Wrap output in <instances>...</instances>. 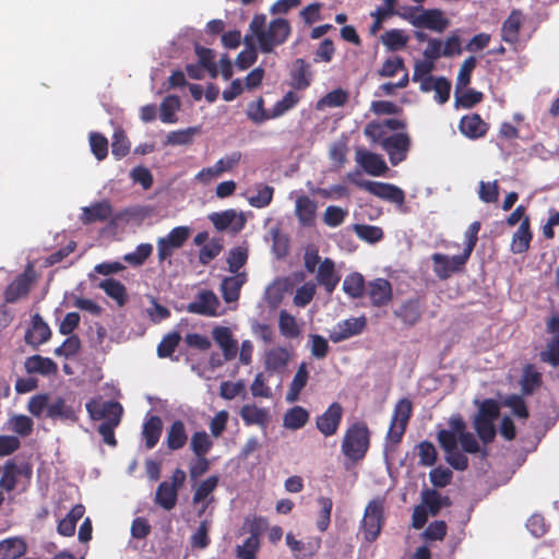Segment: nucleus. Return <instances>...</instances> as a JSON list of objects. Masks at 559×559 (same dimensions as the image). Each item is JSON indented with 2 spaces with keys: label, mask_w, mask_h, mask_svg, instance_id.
I'll use <instances>...</instances> for the list:
<instances>
[{
  "label": "nucleus",
  "mask_w": 559,
  "mask_h": 559,
  "mask_svg": "<svg viewBox=\"0 0 559 559\" xmlns=\"http://www.w3.org/2000/svg\"><path fill=\"white\" fill-rule=\"evenodd\" d=\"M188 441L186 426L182 420H175L167 430L166 444L170 451L182 449Z\"/></svg>",
  "instance_id": "obj_35"
},
{
  "label": "nucleus",
  "mask_w": 559,
  "mask_h": 559,
  "mask_svg": "<svg viewBox=\"0 0 559 559\" xmlns=\"http://www.w3.org/2000/svg\"><path fill=\"white\" fill-rule=\"evenodd\" d=\"M181 341L179 332H170L166 334L160 343L157 345V356L159 358L170 357Z\"/></svg>",
  "instance_id": "obj_51"
},
{
  "label": "nucleus",
  "mask_w": 559,
  "mask_h": 559,
  "mask_svg": "<svg viewBox=\"0 0 559 559\" xmlns=\"http://www.w3.org/2000/svg\"><path fill=\"white\" fill-rule=\"evenodd\" d=\"M278 329L281 334L287 338H295L300 334L296 318L286 310L280 311Z\"/></svg>",
  "instance_id": "obj_46"
},
{
  "label": "nucleus",
  "mask_w": 559,
  "mask_h": 559,
  "mask_svg": "<svg viewBox=\"0 0 559 559\" xmlns=\"http://www.w3.org/2000/svg\"><path fill=\"white\" fill-rule=\"evenodd\" d=\"M90 146L94 156L98 160H103L108 155V140L105 135L98 132H91Z\"/></svg>",
  "instance_id": "obj_62"
},
{
  "label": "nucleus",
  "mask_w": 559,
  "mask_h": 559,
  "mask_svg": "<svg viewBox=\"0 0 559 559\" xmlns=\"http://www.w3.org/2000/svg\"><path fill=\"white\" fill-rule=\"evenodd\" d=\"M384 5L377 8L374 12H371V16L374 19L370 26V33L376 34L381 27L385 19L395 15V5L397 0H383Z\"/></svg>",
  "instance_id": "obj_45"
},
{
  "label": "nucleus",
  "mask_w": 559,
  "mask_h": 559,
  "mask_svg": "<svg viewBox=\"0 0 559 559\" xmlns=\"http://www.w3.org/2000/svg\"><path fill=\"white\" fill-rule=\"evenodd\" d=\"M309 379V372L307 369V364L301 362L293 378V381L290 382L288 392L286 394V400L290 403L298 400L299 394L304 390V388L307 385Z\"/></svg>",
  "instance_id": "obj_40"
},
{
  "label": "nucleus",
  "mask_w": 559,
  "mask_h": 559,
  "mask_svg": "<svg viewBox=\"0 0 559 559\" xmlns=\"http://www.w3.org/2000/svg\"><path fill=\"white\" fill-rule=\"evenodd\" d=\"M163 432V420L157 415H150L145 418L142 427V436L147 450L153 449L159 441Z\"/></svg>",
  "instance_id": "obj_29"
},
{
  "label": "nucleus",
  "mask_w": 559,
  "mask_h": 559,
  "mask_svg": "<svg viewBox=\"0 0 559 559\" xmlns=\"http://www.w3.org/2000/svg\"><path fill=\"white\" fill-rule=\"evenodd\" d=\"M289 22L285 19L278 17L269 24L264 34L259 40L260 50L264 53L273 51L274 47L284 44L290 35Z\"/></svg>",
  "instance_id": "obj_5"
},
{
  "label": "nucleus",
  "mask_w": 559,
  "mask_h": 559,
  "mask_svg": "<svg viewBox=\"0 0 559 559\" xmlns=\"http://www.w3.org/2000/svg\"><path fill=\"white\" fill-rule=\"evenodd\" d=\"M394 316L399 318L406 326L417 324L423 316V307L417 298L405 300L396 310Z\"/></svg>",
  "instance_id": "obj_25"
},
{
  "label": "nucleus",
  "mask_w": 559,
  "mask_h": 559,
  "mask_svg": "<svg viewBox=\"0 0 559 559\" xmlns=\"http://www.w3.org/2000/svg\"><path fill=\"white\" fill-rule=\"evenodd\" d=\"M260 548V540H253V538H246L241 545L236 546L235 555L237 559H258Z\"/></svg>",
  "instance_id": "obj_59"
},
{
  "label": "nucleus",
  "mask_w": 559,
  "mask_h": 559,
  "mask_svg": "<svg viewBox=\"0 0 559 559\" xmlns=\"http://www.w3.org/2000/svg\"><path fill=\"white\" fill-rule=\"evenodd\" d=\"M300 100V96L294 92H287L283 98L275 103L271 110V117H281L288 110L293 109Z\"/></svg>",
  "instance_id": "obj_54"
},
{
  "label": "nucleus",
  "mask_w": 559,
  "mask_h": 559,
  "mask_svg": "<svg viewBox=\"0 0 559 559\" xmlns=\"http://www.w3.org/2000/svg\"><path fill=\"white\" fill-rule=\"evenodd\" d=\"M212 335L223 350L224 360H233L237 355L238 344L233 337L231 331L226 326H217L213 330Z\"/></svg>",
  "instance_id": "obj_26"
},
{
  "label": "nucleus",
  "mask_w": 559,
  "mask_h": 559,
  "mask_svg": "<svg viewBox=\"0 0 559 559\" xmlns=\"http://www.w3.org/2000/svg\"><path fill=\"white\" fill-rule=\"evenodd\" d=\"M24 367L27 373H38L41 376H51L58 372V365L48 357L33 355L27 357Z\"/></svg>",
  "instance_id": "obj_30"
},
{
  "label": "nucleus",
  "mask_w": 559,
  "mask_h": 559,
  "mask_svg": "<svg viewBox=\"0 0 559 559\" xmlns=\"http://www.w3.org/2000/svg\"><path fill=\"white\" fill-rule=\"evenodd\" d=\"M33 264H27L24 272L17 275L5 288L4 300L14 304L28 295L33 282Z\"/></svg>",
  "instance_id": "obj_12"
},
{
  "label": "nucleus",
  "mask_w": 559,
  "mask_h": 559,
  "mask_svg": "<svg viewBox=\"0 0 559 559\" xmlns=\"http://www.w3.org/2000/svg\"><path fill=\"white\" fill-rule=\"evenodd\" d=\"M377 143L388 154L392 166H397L407 158L412 145L411 136L406 132L383 136Z\"/></svg>",
  "instance_id": "obj_4"
},
{
  "label": "nucleus",
  "mask_w": 559,
  "mask_h": 559,
  "mask_svg": "<svg viewBox=\"0 0 559 559\" xmlns=\"http://www.w3.org/2000/svg\"><path fill=\"white\" fill-rule=\"evenodd\" d=\"M483 93L475 90H466L462 93L455 88V106L472 108L483 100Z\"/></svg>",
  "instance_id": "obj_58"
},
{
  "label": "nucleus",
  "mask_w": 559,
  "mask_h": 559,
  "mask_svg": "<svg viewBox=\"0 0 559 559\" xmlns=\"http://www.w3.org/2000/svg\"><path fill=\"white\" fill-rule=\"evenodd\" d=\"M219 300L212 290L201 292L195 300L188 304L187 311L190 313L214 317L217 314Z\"/></svg>",
  "instance_id": "obj_19"
},
{
  "label": "nucleus",
  "mask_w": 559,
  "mask_h": 559,
  "mask_svg": "<svg viewBox=\"0 0 559 559\" xmlns=\"http://www.w3.org/2000/svg\"><path fill=\"white\" fill-rule=\"evenodd\" d=\"M356 185L359 188L368 191L369 193H371L382 200H385V201H389V202H392V203H395L399 205H402L405 202L404 191L401 188H399L392 183L365 180V181L357 182Z\"/></svg>",
  "instance_id": "obj_11"
},
{
  "label": "nucleus",
  "mask_w": 559,
  "mask_h": 559,
  "mask_svg": "<svg viewBox=\"0 0 559 559\" xmlns=\"http://www.w3.org/2000/svg\"><path fill=\"white\" fill-rule=\"evenodd\" d=\"M27 551V544L22 537H8L0 540V559H21Z\"/></svg>",
  "instance_id": "obj_31"
},
{
  "label": "nucleus",
  "mask_w": 559,
  "mask_h": 559,
  "mask_svg": "<svg viewBox=\"0 0 559 559\" xmlns=\"http://www.w3.org/2000/svg\"><path fill=\"white\" fill-rule=\"evenodd\" d=\"M21 474L22 472L14 461H7L4 463L3 473L0 478V488L8 492L13 491L17 485V477Z\"/></svg>",
  "instance_id": "obj_44"
},
{
  "label": "nucleus",
  "mask_w": 559,
  "mask_h": 559,
  "mask_svg": "<svg viewBox=\"0 0 559 559\" xmlns=\"http://www.w3.org/2000/svg\"><path fill=\"white\" fill-rule=\"evenodd\" d=\"M86 411L93 420L104 419L105 424L119 425L123 408L119 402L92 400L86 403Z\"/></svg>",
  "instance_id": "obj_9"
},
{
  "label": "nucleus",
  "mask_w": 559,
  "mask_h": 559,
  "mask_svg": "<svg viewBox=\"0 0 559 559\" xmlns=\"http://www.w3.org/2000/svg\"><path fill=\"white\" fill-rule=\"evenodd\" d=\"M438 442L445 453V461L456 471H465L468 467L467 456L457 450V440L453 432L441 429L437 433Z\"/></svg>",
  "instance_id": "obj_7"
},
{
  "label": "nucleus",
  "mask_w": 559,
  "mask_h": 559,
  "mask_svg": "<svg viewBox=\"0 0 559 559\" xmlns=\"http://www.w3.org/2000/svg\"><path fill=\"white\" fill-rule=\"evenodd\" d=\"M357 164L371 176H382L386 173L388 166L381 155L364 148L356 151Z\"/></svg>",
  "instance_id": "obj_23"
},
{
  "label": "nucleus",
  "mask_w": 559,
  "mask_h": 559,
  "mask_svg": "<svg viewBox=\"0 0 559 559\" xmlns=\"http://www.w3.org/2000/svg\"><path fill=\"white\" fill-rule=\"evenodd\" d=\"M406 128V123L400 119L389 118L381 122L370 121L364 129V134L371 141L378 142L383 136H389L388 131H397Z\"/></svg>",
  "instance_id": "obj_21"
},
{
  "label": "nucleus",
  "mask_w": 559,
  "mask_h": 559,
  "mask_svg": "<svg viewBox=\"0 0 559 559\" xmlns=\"http://www.w3.org/2000/svg\"><path fill=\"white\" fill-rule=\"evenodd\" d=\"M412 25L441 33L449 26V20L440 9H424L421 7L418 16L412 21Z\"/></svg>",
  "instance_id": "obj_15"
},
{
  "label": "nucleus",
  "mask_w": 559,
  "mask_h": 559,
  "mask_svg": "<svg viewBox=\"0 0 559 559\" xmlns=\"http://www.w3.org/2000/svg\"><path fill=\"white\" fill-rule=\"evenodd\" d=\"M130 152V141L122 130H117L112 136L111 143V153L117 158L120 159L127 156Z\"/></svg>",
  "instance_id": "obj_64"
},
{
  "label": "nucleus",
  "mask_w": 559,
  "mask_h": 559,
  "mask_svg": "<svg viewBox=\"0 0 559 559\" xmlns=\"http://www.w3.org/2000/svg\"><path fill=\"white\" fill-rule=\"evenodd\" d=\"M51 336V330L49 325L44 321L39 313H35L32 317V325L25 332V342L33 348H38L41 344L49 341Z\"/></svg>",
  "instance_id": "obj_20"
},
{
  "label": "nucleus",
  "mask_w": 559,
  "mask_h": 559,
  "mask_svg": "<svg viewBox=\"0 0 559 559\" xmlns=\"http://www.w3.org/2000/svg\"><path fill=\"white\" fill-rule=\"evenodd\" d=\"M274 188L269 185H259L257 194L251 195L248 202L251 206L257 209L266 207L273 200Z\"/></svg>",
  "instance_id": "obj_55"
},
{
  "label": "nucleus",
  "mask_w": 559,
  "mask_h": 559,
  "mask_svg": "<svg viewBox=\"0 0 559 559\" xmlns=\"http://www.w3.org/2000/svg\"><path fill=\"white\" fill-rule=\"evenodd\" d=\"M223 250L222 240L218 238H212L207 243H205L199 252V262L202 265H207L212 260H214Z\"/></svg>",
  "instance_id": "obj_57"
},
{
  "label": "nucleus",
  "mask_w": 559,
  "mask_h": 559,
  "mask_svg": "<svg viewBox=\"0 0 559 559\" xmlns=\"http://www.w3.org/2000/svg\"><path fill=\"white\" fill-rule=\"evenodd\" d=\"M317 203L307 195H300L296 199L295 215L300 225L310 227L316 223Z\"/></svg>",
  "instance_id": "obj_27"
},
{
  "label": "nucleus",
  "mask_w": 559,
  "mask_h": 559,
  "mask_svg": "<svg viewBox=\"0 0 559 559\" xmlns=\"http://www.w3.org/2000/svg\"><path fill=\"white\" fill-rule=\"evenodd\" d=\"M495 420H489L487 418L474 417L473 426L478 436V438L485 443H490L493 441L496 437V428L493 425Z\"/></svg>",
  "instance_id": "obj_48"
},
{
  "label": "nucleus",
  "mask_w": 559,
  "mask_h": 559,
  "mask_svg": "<svg viewBox=\"0 0 559 559\" xmlns=\"http://www.w3.org/2000/svg\"><path fill=\"white\" fill-rule=\"evenodd\" d=\"M218 481L219 478L216 475H212L201 481L193 493V503L197 504L204 501L216 489Z\"/></svg>",
  "instance_id": "obj_61"
},
{
  "label": "nucleus",
  "mask_w": 559,
  "mask_h": 559,
  "mask_svg": "<svg viewBox=\"0 0 559 559\" xmlns=\"http://www.w3.org/2000/svg\"><path fill=\"white\" fill-rule=\"evenodd\" d=\"M520 384L522 395H532L543 384L542 373L537 371L534 365L527 364L523 368Z\"/></svg>",
  "instance_id": "obj_33"
},
{
  "label": "nucleus",
  "mask_w": 559,
  "mask_h": 559,
  "mask_svg": "<svg viewBox=\"0 0 559 559\" xmlns=\"http://www.w3.org/2000/svg\"><path fill=\"white\" fill-rule=\"evenodd\" d=\"M102 288L107 296L117 301L119 306H123L127 302V289L124 285L115 278H106L99 283Z\"/></svg>",
  "instance_id": "obj_43"
},
{
  "label": "nucleus",
  "mask_w": 559,
  "mask_h": 559,
  "mask_svg": "<svg viewBox=\"0 0 559 559\" xmlns=\"http://www.w3.org/2000/svg\"><path fill=\"white\" fill-rule=\"evenodd\" d=\"M530 217L525 216L518 230L512 236L511 250L513 253H524L528 250L532 240Z\"/></svg>",
  "instance_id": "obj_32"
},
{
  "label": "nucleus",
  "mask_w": 559,
  "mask_h": 559,
  "mask_svg": "<svg viewBox=\"0 0 559 559\" xmlns=\"http://www.w3.org/2000/svg\"><path fill=\"white\" fill-rule=\"evenodd\" d=\"M348 99V94L342 88L333 90L325 94L317 104V109H322L324 106L328 107H341Z\"/></svg>",
  "instance_id": "obj_60"
},
{
  "label": "nucleus",
  "mask_w": 559,
  "mask_h": 559,
  "mask_svg": "<svg viewBox=\"0 0 559 559\" xmlns=\"http://www.w3.org/2000/svg\"><path fill=\"white\" fill-rule=\"evenodd\" d=\"M433 272L439 280H448L454 273L463 271L468 258L463 253L449 257L443 253H433L431 255Z\"/></svg>",
  "instance_id": "obj_10"
},
{
  "label": "nucleus",
  "mask_w": 559,
  "mask_h": 559,
  "mask_svg": "<svg viewBox=\"0 0 559 559\" xmlns=\"http://www.w3.org/2000/svg\"><path fill=\"white\" fill-rule=\"evenodd\" d=\"M180 108V99L176 95H169L160 104L159 118L164 123L177 122L176 111Z\"/></svg>",
  "instance_id": "obj_47"
},
{
  "label": "nucleus",
  "mask_w": 559,
  "mask_h": 559,
  "mask_svg": "<svg viewBox=\"0 0 559 559\" xmlns=\"http://www.w3.org/2000/svg\"><path fill=\"white\" fill-rule=\"evenodd\" d=\"M477 60L475 57L471 56L466 58L463 63L461 64V68L459 70V74L456 78V85L455 88L457 91H461L465 88L471 83V78L474 69L476 68Z\"/></svg>",
  "instance_id": "obj_56"
},
{
  "label": "nucleus",
  "mask_w": 559,
  "mask_h": 559,
  "mask_svg": "<svg viewBox=\"0 0 559 559\" xmlns=\"http://www.w3.org/2000/svg\"><path fill=\"white\" fill-rule=\"evenodd\" d=\"M8 430L17 437H28L34 430V421L31 417L23 414H14L7 421Z\"/></svg>",
  "instance_id": "obj_41"
},
{
  "label": "nucleus",
  "mask_w": 559,
  "mask_h": 559,
  "mask_svg": "<svg viewBox=\"0 0 559 559\" xmlns=\"http://www.w3.org/2000/svg\"><path fill=\"white\" fill-rule=\"evenodd\" d=\"M343 407L338 402H333L325 412L317 417V429L324 436H334L341 425Z\"/></svg>",
  "instance_id": "obj_14"
},
{
  "label": "nucleus",
  "mask_w": 559,
  "mask_h": 559,
  "mask_svg": "<svg viewBox=\"0 0 559 559\" xmlns=\"http://www.w3.org/2000/svg\"><path fill=\"white\" fill-rule=\"evenodd\" d=\"M240 416L247 426L258 425L265 428L269 425V412L255 405L246 404L240 409Z\"/></svg>",
  "instance_id": "obj_36"
},
{
  "label": "nucleus",
  "mask_w": 559,
  "mask_h": 559,
  "mask_svg": "<svg viewBox=\"0 0 559 559\" xmlns=\"http://www.w3.org/2000/svg\"><path fill=\"white\" fill-rule=\"evenodd\" d=\"M178 500V491L168 481H162L155 493V503L163 509L169 511L176 507Z\"/></svg>",
  "instance_id": "obj_38"
},
{
  "label": "nucleus",
  "mask_w": 559,
  "mask_h": 559,
  "mask_svg": "<svg viewBox=\"0 0 559 559\" xmlns=\"http://www.w3.org/2000/svg\"><path fill=\"white\" fill-rule=\"evenodd\" d=\"M459 130L464 136L471 140H477L487 134L489 123L484 121L478 114L474 112L461 118L459 122Z\"/></svg>",
  "instance_id": "obj_22"
},
{
  "label": "nucleus",
  "mask_w": 559,
  "mask_h": 559,
  "mask_svg": "<svg viewBox=\"0 0 559 559\" xmlns=\"http://www.w3.org/2000/svg\"><path fill=\"white\" fill-rule=\"evenodd\" d=\"M80 406L74 407L67 403L63 397H56L50 401L46 417L51 420H60L63 423H76L79 420Z\"/></svg>",
  "instance_id": "obj_18"
},
{
  "label": "nucleus",
  "mask_w": 559,
  "mask_h": 559,
  "mask_svg": "<svg viewBox=\"0 0 559 559\" xmlns=\"http://www.w3.org/2000/svg\"><path fill=\"white\" fill-rule=\"evenodd\" d=\"M366 326L367 319L365 316L349 318L340 321L336 324V326L330 332L329 337L333 343H340L349 337L361 334Z\"/></svg>",
  "instance_id": "obj_13"
},
{
  "label": "nucleus",
  "mask_w": 559,
  "mask_h": 559,
  "mask_svg": "<svg viewBox=\"0 0 559 559\" xmlns=\"http://www.w3.org/2000/svg\"><path fill=\"white\" fill-rule=\"evenodd\" d=\"M365 292L374 307L386 306L393 297L391 283L381 277L368 282Z\"/></svg>",
  "instance_id": "obj_17"
},
{
  "label": "nucleus",
  "mask_w": 559,
  "mask_h": 559,
  "mask_svg": "<svg viewBox=\"0 0 559 559\" xmlns=\"http://www.w3.org/2000/svg\"><path fill=\"white\" fill-rule=\"evenodd\" d=\"M408 37L402 29L393 28L382 35V43L391 51L403 49L407 44Z\"/></svg>",
  "instance_id": "obj_50"
},
{
  "label": "nucleus",
  "mask_w": 559,
  "mask_h": 559,
  "mask_svg": "<svg viewBox=\"0 0 559 559\" xmlns=\"http://www.w3.org/2000/svg\"><path fill=\"white\" fill-rule=\"evenodd\" d=\"M289 75V85L297 91L308 88L312 81L310 64L302 58H298L294 61Z\"/></svg>",
  "instance_id": "obj_24"
},
{
  "label": "nucleus",
  "mask_w": 559,
  "mask_h": 559,
  "mask_svg": "<svg viewBox=\"0 0 559 559\" xmlns=\"http://www.w3.org/2000/svg\"><path fill=\"white\" fill-rule=\"evenodd\" d=\"M367 284L364 276L358 272L348 274L343 282V290L352 298H361L366 290Z\"/></svg>",
  "instance_id": "obj_42"
},
{
  "label": "nucleus",
  "mask_w": 559,
  "mask_h": 559,
  "mask_svg": "<svg viewBox=\"0 0 559 559\" xmlns=\"http://www.w3.org/2000/svg\"><path fill=\"white\" fill-rule=\"evenodd\" d=\"M195 53L199 58V63L204 67V69L209 72L212 79L217 78L218 69L214 62V51L210 48H205L202 46H195Z\"/></svg>",
  "instance_id": "obj_53"
},
{
  "label": "nucleus",
  "mask_w": 559,
  "mask_h": 559,
  "mask_svg": "<svg viewBox=\"0 0 559 559\" xmlns=\"http://www.w3.org/2000/svg\"><path fill=\"white\" fill-rule=\"evenodd\" d=\"M290 359L289 352L284 347H274L265 353V369L273 372H282Z\"/></svg>",
  "instance_id": "obj_34"
},
{
  "label": "nucleus",
  "mask_w": 559,
  "mask_h": 559,
  "mask_svg": "<svg viewBox=\"0 0 559 559\" xmlns=\"http://www.w3.org/2000/svg\"><path fill=\"white\" fill-rule=\"evenodd\" d=\"M523 23V13L520 10H512L501 27L503 41L515 45L520 40V29Z\"/></svg>",
  "instance_id": "obj_28"
},
{
  "label": "nucleus",
  "mask_w": 559,
  "mask_h": 559,
  "mask_svg": "<svg viewBox=\"0 0 559 559\" xmlns=\"http://www.w3.org/2000/svg\"><path fill=\"white\" fill-rule=\"evenodd\" d=\"M191 228L188 226H178L173 228L166 237L157 240L158 262H164L173 257L174 251L183 247L189 239Z\"/></svg>",
  "instance_id": "obj_6"
},
{
  "label": "nucleus",
  "mask_w": 559,
  "mask_h": 559,
  "mask_svg": "<svg viewBox=\"0 0 559 559\" xmlns=\"http://www.w3.org/2000/svg\"><path fill=\"white\" fill-rule=\"evenodd\" d=\"M122 218V214H114V209L108 200H102L92 203L90 206L82 209L80 219L84 225L94 223H103L111 219V224L116 225Z\"/></svg>",
  "instance_id": "obj_8"
},
{
  "label": "nucleus",
  "mask_w": 559,
  "mask_h": 559,
  "mask_svg": "<svg viewBox=\"0 0 559 559\" xmlns=\"http://www.w3.org/2000/svg\"><path fill=\"white\" fill-rule=\"evenodd\" d=\"M370 447V431L362 421L350 425L343 437L342 452L353 462L362 460Z\"/></svg>",
  "instance_id": "obj_1"
},
{
  "label": "nucleus",
  "mask_w": 559,
  "mask_h": 559,
  "mask_svg": "<svg viewBox=\"0 0 559 559\" xmlns=\"http://www.w3.org/2000/svg\"><path fill=\"white\" fill-rule=\"evenodd\" d=\"M213 442L205 431H195L190 441V449L195 456H205L212 449Z\"/></svg>",
  "instance_id": "obj_49"
},
{
  "label": "nucleus",
  "mask_w": 559,
  "mask_h": 559,
  "mask_svg": "<svg viewBox=\"0 0 559 559\" xmlns=\"http://www.w3.org/2000/svg\"><path fill=\"white\" fill-rule=\"evenodd\" d=\"M246 282L245 274H237L235 276L225 277L221 284L223 298L226 302H234L240 296V289Z\"/></svg>",
  "instance_id": "obj_37"
},
{
  "label": "nucleus",
  "mask_w": 559,
  "mask_h": 559,
  "mask_svg": "<svg viewBox=\"0 0 559 559\" xmlns=\"http://www.w3.org/2000/svg\"><path fill=\"white\" fill-rule=\"evenodd\" d=\"M419 464L423 466H432L436 464L438 459V452L436 447L430 441H421L417 445Z\"/></svg>",
  "instance_id": "obj_63"
},
{
  "label": "nucleus",
  "mask_w": 559,
  "mask_h": 559,
  "mask_svg": "<svg viewBox=\"0 0 559 559\" xmlns=\"http://www.w3.org/2000/svg\"><path fill=\"white\" fill-rule=\"evenodd\" d=\"M412 402L406 397L399 400L394 405L390 427L386 432V441L392 445L401 443L412 417Z\"/></svg>",
  "instance_id": "obj_3"
},
{
  "label": "nucleus",
  "mask_w": 559,
  "mask_h": 559,
  "mask_svg": "<svg viewBox=\"0 0 559 559\" xmlns=\"http://www.w3.org/2000/svg\"><path fill=\"white\" fill-rule=\"evenodd\" d=\"M384 499L374 498L365 508L360 531L368 543L374 542L381 533L384 524Z\"/></svg>",
  "instance_id": "obj_2"
},
{
  "label": "nucleus",
  "mask_w": 559,
  "mask_h": 559,
  "mask_svg": "<svg viewBox=\"0 0 559 559\" xmlns=\"http://www.w3.org/2000/svg\"><path fill=\"white\" fill-rule=\"evenodd\" d=\"M316 281L328 295L333 294L341 281V275L336 271L335 262L332 259L325 258L322 260L317 270Z\"/></svg>",
  "instance_id": "obj_16"
},
{
  "label": "nucleus",
  "mask_w": 559,
  "mask_h": 559,
  "mask_svg": "<svg viewBox=\"0 0 559 559\" xmlns=\"http://www.w3.org/2000/svg\"><path fill=\"white\" fill-rule=\"evenodd\" d=\"M354 231L358 236V238L369 243L379 242L383 238L382 228L373 225L355 224Z\"/></svg>",
  "instance_id": "obj_52"
},
{
  "label": "nucleus",
  "mask_w": 559,
  "mask_h": 559,
  "mask_svg": "<svg viewBox=\"0 0 559 559\" xmlns=\"http://www.w3.org/2000/svg\"><path fill=\"white\" fill-rule=\"evenodd\" d=\"M310 414L302 406H294L289 408L283 418V425L290 430H298L306 426L309 421Z\"/></svg>",
  "instance_id": "obj_39"
}]
</instances>
